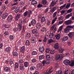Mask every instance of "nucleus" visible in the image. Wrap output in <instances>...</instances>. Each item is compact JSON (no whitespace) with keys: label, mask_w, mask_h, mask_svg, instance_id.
<instances>
[{"label":"nucleus","mask_w":74,"mask_h":74,"mask_svg":"<svg viewBox=\"0 0 74 74\" xmlns=\"http://www.w3.org/2000/svg\"><path fill=\"white\" fill-rule=\"evenodd\" d=\"M50 12H51V13H53V12L57 10V7L55 6L52 8H50Z\"/></svg>","instance_id":"nucleus-1"},{"label":"nucleus","mask_w":74,"mask_h":74,"mask_svg":"<svg viewBox=\"0 0 74 74\" xmlns=\"http://www.w3.org/2000/svg\"><path fill=\"white\" fill-rule=\"evenodd\" d=\"M23 15L25 17H26V16H27L28 18H30L31 14L29 13V12L28 11H26L23 14Z\"/></svg>","instance_id":"nucleus-2"},{"label":"nucleus","mask_w":74,"mask_h":74,"mask_svg":"<svg viewBox=\"0 0 74 74\" xmlns=\"http://www.w3.org/2000/svg\"><path fill=\"white\" fill-rule=\"evenodd\" d=\"M73 23V21L70 20H68L65 21V23L66 25H70V24H71V23Z\"/></svg>","instance_id":"nucleus-3"},{"label":"nucleus","mask_w":74,"mask_h":74,"mask_svg":"<svg viewBox=\"0 0 74 74\" xmlns=\"http://www.w3.org/2000/svg\"><path fill=\"white\" fill-rule=\"evenodd\" d=\"M64 63L65 65H69L70 63V61L69 60L66 59L64 61Z\"/></svg>","instance_id":"nucleus-4"},{"label":"nucleus","mask_w":74,"mask_h":74,"mask_svg":"<svg viewBox=\"0 0 74 74\" xmlns=\"http://www.w3.org/2000/svg\"><path fill=\"white\" fill-rule=\"evenodd\" d=\"M32 40L31 41V42L32 44H35L36 43V42H37V41L36 39V38L34 37H32Z\"/></svg>","instance_id":"nucleus-5"},{"label":"nucleus","mask_w":74,"mask_h":74,"mask_svg":"<svg viewBox=\"0 0 74 74\" xmlns=\"http://www.w3.org/2000/svg\"><path fill=\"white\" fill-rule=\"evenodd\" d=\"M19 61H18V63L20 64H23V60L22 59V58L21 57V56H19Z\"/></svg>","instance_id":"nucleus-6"},{"label":"nucleus","mask_w":74,"mask_h":74,"mask_svg":"<svg viewBox=\"0 0 74 74\" xmlns=\"http://www.w3.org/2000/svg\"><path fill=\"white\" fill-rule=\"evenodd\" d=\"M31 4L32 5H34L35 7L37 6V2L35 0H33L32 1Z\"/></svg>","instance_id":"nucleus-7"},{"label":"nucleus","mask_w":74,"mask_h":74,"mask_svg":"<svg viewBox=\"0 0 74 74\" xmlns=\"http://www.w3.org/2000/svg\"><path fill=\"white\" fill-rule=\"evenodd\" d=\"M31 23L32 24V26H34L36 23V20L35 19H33L32 20Z\"/></svg>","instance_id":"nucleus-8"},{"label":"nucleus","mask_w":74,"mask_h":74,"mask_svg":"<svg viewBox=\"0 0 74 74\" xmlns=\"http://www.w3.org/2000/svg\"><path fill=\"white\" fill-rule=\"evenodd\" d=\"M59 47V45L58 43H56L54 45V48L56 49H58Z\"/></svg>","instance_id":"nucleus-9"},{"label":"nucleus","mask_w":74,"mask_h":74,"mask_svg":"<svg viewBox=\"0 0 74 74\" xmlns=\"http://www.w3.org/2000/svg\"><path fill=\"white\" fill-rule=\"evenodd\" d=\"M20 70H21V71H23L24 70V65H23V64H22L20 65L19 66Z\"/></svg>","instance_id":"nucleus-10"},{"label":"nucleus","mask_w":74,"mask_h":74,"mask_svg":"<svg viewBox=\"0 0 74 74\" xmlns=\"http://www.w3.org/2000/svg\"><path fill=\"white\" fill-rule=\"evenodd\" d=\"M4 70L5 72H9L10 71V69L9 67L6 66L4 68Z\"/></svg>","instance_id":"nucleus-11"},{"label":"nucleus","mask_w":74,"mask_h":74,"mask_svg":"<svg viewBox=\"0 0 74 74\" xmlns=\"http://www.w3.org/2000/svg\"><path fill=\"white\" fill-rule=\"evenodd\" d=\"M56 60H60V55L58 54H57L56 55L55 58Z\"/></svg>","instance_id":"nucleus-12"},{"label":"nucleus","mask_w":74,"mask_h":74,"mask_svg":"<svg viewBox=\"0 0 74 74\" xmlns=\"http://www.w3.org/2000/svg\"><path fill=\"white\" fill-rule=\"evenodd\" d=\"M38 66L39 68H40L41 67V69H42V70H44V66H43V65L42 64L39 63L38 64Z\"/></svg>","instance_id":"nucleus-13"},{"label":"nucleus","mask_w":74,"mask_h":74,"mask_svg":"<svg viewBox=\"0 0 74 74\" xmlns=\"http://www.w3.org/2000/svg\"><path fill=\"white\" fill-rule=\"evenodd\" d=\"M39 51L41 53H42L44 51L45 49H44V47H40L39 48Z\"/></svg>","instance_id":"nucleus-14"},{"label":"nucleus","mask_w":74,"mask_h":74,"mask_svg":"<svg viewBox=\"0 0 74 74\" xmlns=\"http://www.w3.org/2000/svg\"><path fill=\"white\" fill-rule=\"evenodd\" d=\"M12 16L11 15L9 16L8 17V20L9 22H11L12 20Z\"/></svg>","instance_id":"nucleus-15"},{"label":"nucleus","mask_w":74,"mask_h":74,"mask_svg":"<svg viewBox=\"0 0 74 74\" xmlns=\"http://www.w3.org/2000/svg\"><path fill=\"white\" fill-rule=\"evenodd\" d=\"M37 32H38V31L36 29H33L32 30V33L34 34H36L37 33Z\"/></svg>","instance_id":"nucleus-16"},{"label":"nucleus","mask_w":74,"mask_h":74,"mask_svg":"<svg viewBox=\"0 0 74 74\" xmlns=\"http://www.w3.org/2000/svg\"><path fill=\"white\" fill-rule=\"evenodd\" d=\"M21 52L22 53H23L25 52V46H23L21 48Z\"/></svg>","instance_id":"nucleus-17"},{"label":"nucleus","mask_w":74,"mask_h":74,"mask_svg":"<svg viewBox=\"0 0 74 74\" xmlns=\"http://www.w3.org/2000/svg\"><path fill=\"white\" fill-rule=\"evenodd\" d=\"M56 2H56V1H53L51 3V5L52 6V7H53V6L55 5L56 4Z\"/></svg>","instance_id":"nucleus-18"},{"label":"nucleus","mask_w":74,"mask_h":74,"mask_svg":"<svg viewBox=\"0 0 74 74\" xmlns=\"http://www.w3.org/2000/svg\"><path fill=\"white\" fill-rule=\"evenodd\" d=\"M9 64L11 65V66H14V63L13 61H12V59H10L9 60Z\"/></svg>","instance_id":"nucleus-19"},{"label":"nucleus","mask_w":74,"mask_h":74,"mask_svg":"<svg viewBox=\"0 0 74 74\" xmlns=\"http://www.w3.org/2000/svg\"><path fill=\"white\" fill-rule=\"evenodd\" d=\"M18 29H19V31H21V29H22V24H18Z\"/></svg>","instance_id":"nucleus-20"},{"label":"nucleus","mask_w":74,"mask_h":74,"mask_svg":"<svg viewBox=\"0 0 74 74\" xmlns=\"http://www.w3.org/2000/svg\"><path fill=\"white\" fill-rule=\"evenodd\" d=\"M51 70H52V69H50L48 71H47L46 73H43V74H50V73H51L53 72V71H51Z\"/></svg>","instance_id":"nucleus-21"},{"label":"nucleus","mask_w":74,"mask_h":74,"mask_svg":"<svg viewBox=\"0 0 74 74\" xmlns=\"http://www.w3.org/2000/svg\"><path fill=\"white\" fill-rule=\"evenodd\" d=\"M69 65L70 66H71V67H73L74 66V60H72L71 61V62L69 63Z\"/></svg>","instance_id":"nucleus-22"},{"label":"nucleus","mask_w":74,"mask_h":74,"mask_svg":"<svg viewBox=\"0 0 74 74\" xmlns=\"http://www.w3.org/2000/svg\"><path fill=\"white\" fill-rule=\"evenodd\" d=\"M11 47H7L6 49V51L8 53H9V52H10V50L11 49Z\"/></svg>","instance_id":"nucleus-23"},{"label":"nucleus","mask_w":74,"mask_h":74,"mask_svg":"<svg viewBox=\"0 0 74 74\" xmlns=\"http://www.w3.org/2000/svg\"><path fill=\"white\" fill-rule=\"evenodd\" d=\"M67 28L69 29H74V25H68L67 26Z\"/></svg>","instance_id":"nucleus-24"},{"label":"nucleus","mask_w":74,"mask_h":74,"mask_svg":"<svg viewBox=\"0 0 74 74\" xmlns=\"http://www.w3.org/2000/svg\"><path fill=\"white\" fill-rule=\"evenodd\" d=\"M20 18H21V14H17L16 17L15 21H18Z\"/></svg>","instance_id":"nucleus-25"},{"label":"nucleus","mask_w":74,"mask_h":74,"mask_svg":"<svg viewBox=\"0 0 74 74\" xmlns=\"http://www.w3.org/2000/svg\"><path fill=\"white\" fill-rule=\"evenodd\" d=\"M72 16V13H71L66 16V18L69 19L70 17Z\"/></svg>","instance_id":"nucleus-26"},{"label":"nucleus","mask_w":74,"mask_h":74,"mask_svg":"<svg viewBox=\"0 0 74 74\" xmlns=\"http://www.w3.org/2000/svg\"><path fill=\"white\" fill-rule=\"evenodd\" d=\"M24 67H28L29 65V64L28 62H26L24 63Z\"/></svg>","instance_id":"nucleus-27"},{"label":"nucleus","mask_w":74,"mask_h":74,"mask_svg":"<svg viewBox=\"0 0 74 74\" xmlns=\"http://www.w3.org/2000/svg\"><path fill=\"white\" fill-rule=\"evenodd\" d=\"M13 55L14 56L18 57V54L16 52H14L13 53Z\"/></svg>","instance_id":"nucleus-28"},{"label":"nucleus","mask_w":74,"mask_h":74,"mask_svg":"<svg viewBox=\"0 0 74 74\" xmlns=\"http://www.w3.org/2000/svg\"><path fill=\"white\" fill-rule=\"evenodd\" d=\"M31 59H32L31 61L32 63H35V62H36L37 60H36V58H34V57H32Z\"/></svg>","instance_id":"nucleus-29"},{"label":"nucleus","mask_w":74,"mask_h":74,"mask_svg":"<svg viewBox=\"0 0 74 74\" xmlns=\"http://www.w3.org/2000/svg\"><path fill=\"white\" fill-rule=\"evenodd\" d=\"M69 38V37L67 36H66L65 37H64L63 38L62 40L63 41H67L68 39Z\"/></svg>","instance_id":"nucleus-30"},{"label":"nucleus","mask_w":74,"mask_h":74,"mask_svg":"<svg viewBox=\"0 0 74 74\" xmlns=\"http://www.w3.org/2000/svg\"><path fill=\"white\" fill-rule=\"evenodd\" d=\"M57 19H58V17H56L54 19H53L52 21V22L51 23V24H53L56 21H57Z\"/></svg>","instance_id":"nucleus-31"},{"label":"nucleus","mask_w":74,"mask_h":74,"mask_svg":"<svg viewBox=\"0 0 74 74\" xmlns=\"http://www.w3.org/2000/svg\"><path fill=\"white\" fill-rule=\"evenodd\" d=\"M55 27V25L54 24L51 27V30H52V31H53L54 33H55V29H54L53 30Z\"/></svg>","instance_id":"nucleus-32"},{"label":"nucleus","mask_w":74,"mask_h":74,"mask_svg":"<svg viewBox=\"0 0 74 74\" xmlns=\"http://www.w3.org/2000/svg\"><path fill=\"white\" fill-rule=\"evenodd\" d=\"M41 27V25L40 23H38L36 24V27L38 28V29H40Z\"/></svg>","instance_id":"nucleus-33"},{"label":"nucleus","mask_w":74,"mask_h":74,"mask_svg":"<svg viewBox=\"0 0 74 74\" xmlns=\"http://www.w3.org/2000/svg\"><path fill=\"white\" fill-rule=\"evenodd\" d=\"M25 44L27 46H29L30 45V41L28 40H26Z\"/></svg>","instance_id":"nucleus-34"},{"label":"nucleus","mask_w":74,"mask_h":74,"mask_svg":"<svg viewBox=\"0 0 74 74\" xmlns=\"http://www.w3.org/2000/svg\"><path fill=\"white\" fill-rule=\"evenodd\" d=\"M57 14H58V12H56L53 13V18H55V17L56 16Z\"/></svg>","instance_id":"nucleus-35"},{"label":"nucleus","mask_w":74,"mask_h":74,"mask_svg":"<svg viewBox=\"0 0 74 74\" xmlns=\"http://www.w3.org/2000/svg\"><path fill=\"white\" fill-rule=\"evenodd\" d=\"M7 16H8V14L5 13L3 15L2 18L3 19H5V18H6L7 17Z\"/></svg>","instance_id":"nucleus-36"},{"label":"nucleus","mask_w":74,"mask_h":74,"mask_svg":"<svg viewBox=\"0 0 74 74\" xmlns=\"http://www.w3.org/2000/svg\"><path fill=\"white\" fill-rule=\"evenodd\" d=\"M55 37L56 39H60V35L58 34V35H56Z\"/></svg>","instance_id":"nucleus-37"},{"label":"nucleus","mask_w":74,"mask_h":74,"mask_svg":"<svg viewBox=\"0 0 74 74\" xmlns=\"http://www.w3.org/2000/svg\"><path fill=\"white\" fill-rule=\"evenodd\" d=\"M73 34H73V33L72 32V33H69L68 34V36H69V37H70V38H71V37H72L73 36Z\"/></svg>","instance_id":"nucleus-38"},{"label":"nucleus","mask_w":74,"mask_h":74,"mask_svg":"<svg viewBox=\"0 0 74 74\" xmlns=\"http://www.w3.org/2000/svg\"><path fill=\"white\" fill-rule=\"evenodd\" d=\"M9 38L10 41H12V40H14V36L13 35L10 36H9Z\"/></svg>","instance_id":"nucleus-39"},{"label":"nucleus","mask_w":74,"mask_h":74,"mask_svg":"<svg viewBox=\"0 0 74 74\" xmlns=\"http://www.w3.org/2000/svg\"><path fill=\"white\" fill-rule=\"evenodd\" d=\"M63 25H62L60 27V29H59L58 31V32H61L62 31V30L63 29Z\"/></svg>","instance_id":"nucleus-40"},{"label":"nucleus","mask_w":74,"mask_h":74,"mask_svg":"<svg viewBox=\"0 0 74 74\" xmlns=\"http://www.w3.org/2000/svg\"><path fill=\"white\" fill-rule=\"evenodd\" d=\"M70 5H71V3H68L66 6L65 8H68L70 7Z\"/></svg>","instance_id":"nucleus-41"},{"label":"nucleus","mask_w":74,"mask_h":74,"mask_svg":"<svg viewBox=\"0 0 74 74\" xmlns=\"http://www.w3.org/2000/svg\"><path fill=\"white\" fill-rule=\"evenodd\" d=\"M23 20L21 19L20 20L19 22V24L21 25H23Z\"/></svg>","instance_id":"nucleus-42"},{"label":"nucleus","mask_w":74,"mask_h":74,"mask_svg":"<svg viewBox=\"0 0 74 74\" xmlns=\"http://www.w3.org/2000/svg\"><path fill=\"white\" fill-rule=\"evenodd\" d=\"M42 1L43 4L45 5L47 4V0H42Z\"/></svg>","instance_id":"nucleus-43"},{"label":"nucleus","mask_w":74,"mask_h":74,"mask_svg":"<svg viewBox=\"0 0 74 74\" xmlns=\"http://www.w3.org/2000/svg\"><path fill=\"white\" fill-rule=\"evenodd\" d=\"M45 58V56L44 55H41L39 56V59L40 60H41V59H44Z\"/></svg>","instance_id":"nucleus-44"},{"label":"nucleus","mask_w":74,"mask_h":74,"mask_svg":"<svg viewBox=\"0 0 74 74\" xmlns=\"http://www.w3.org/2000/svg\"><path fill=\"white\" fill-rule=\"evenodd\" d=\"M50 59H51V58L50 57V56L49 55H46V59L47 60H50Z\"/></svg>","instance_id":"nucleus-45"},{"label":"nucleus","mask_w":74,"mask_h":74,"mask_svg":"<svg viewBox=\"0 0 74 74\" xmlns=\"http://www.w3.org/2000/svg\"><path fill=\"white\" fill-rule=\"evenodd\" d=\"M53 42H54V40H52V39H50L48 40L49 44H50Z\"/></svg>","instance_id":"nucleus-46"},{"label":"nucleus","mask_w":74,"mask_h":74,"mask_svg":"<svg viewBox=\"0 0 74 74\" xmlns=\"http://www.w3.org/2000/svg\"><path fill=\"white\" fill-rule=\"evenodd\" d=\"M66 4L65 3V4L63 6H62L60 7V9L61 10H63L65 7H66Z\"/></svg>","instance_id":"nucleus-47"},{"label":"nucleus","mask_w":74,"mask_h":74,"mask_svg":"<svg viewBox=\"0 0 74 74\" xmlns=\"http://www.w3.org/2000/svg\"><path fill=\"white\" fill-rule=\"evenodd\" d=\"M37 54V53L36 51H33L32 52V55H36Z\"/></svg>","instance_id":"nucleus-48"},{"label":"nucleus","mask_w":74,"mask_h":74,"mask_svg":"<svg viewBox=\"0 0 74 74\" xmlns=\"http://www.w3.org/2000/svg\"><path fill=\"white\" fill-rule=\"evenodd\" d=\"M53 33H51L50 35H49V37L50 38H52V37H53Z\"/></svg>","instance_id":"nucleus-49"},{"label":"nucleus","mask_w":74,"mask_h":74,"mask_svg":"<svg viewBox=\"0 0 74 74\" xmlns=\"http://www.w3.org/2000/svg\"><path fill=\"white\" fill-rule=\"evenodd\" d=\"M51 54H55V51L54 50H52L51 52H50Z\"/></svg>","instance_id":"nucleus-50"},{"label":"nucleus","mask_w":74,"mask_h":74,"mask_svg":"<svg viewBox=\"0 0 74 74\" xmlns=\"http://www.w3.org/2000/svg\"><path fill=\"white\" fill-rule=\"evenodd\" d=\"M45 21V17H42L41 19V22L42 23Z\"/></svg>","instance_id":"nucleus-51"},{"label":"nucleus","mask_w":74,"mask_h":74,"mask_svg":"<svg viewBox=\"0 0 74 74\" xmlns=\"http://www.w3.org/2000/svg\"><path fill=\"white\" fill-rule=\"evenodd\" d=\"M57 73H58L57 74H63V71H57Z\"/></svg>","instance_id":"nucleus-52"},{"label":"nucleus","mask_w":74,"mask_h":74,"mask_svg":"<svg viewBox=\"0 0 74 74\" xmlns=\"http://www.w3.org/2000/svg\"><path fill=\"white\" fill-rule=\"evenodd\" d=\"M42 31L43 32H46V28H42Z\"/></svg>","instance_id":"nucleus-53"},{"label":"nucleus","mask_w":74,"mask_h":74,"mask_svg":"<svg viewBox=\"0 0 74 74\" xmlns=\"http://www.w3.org/2000/svg\"><path fill=\"white\" fill-rule=\"evenodd\" d=\"M50 9V8L48 7L47 8L45 11V12L46 13H47L48 12V11H49V10Z\"/></svg>","instance_id":"nucleus-54"},{"label":"nucleus","mask_w":74,"mask_h":74,"mask_svg":"<svg viewBox=\"0 0 74 74\" xmlns=\"http://www.w3.org/2000/svg\"><path fill=\"white\" fill-rule=\"evenodd\" d=\"M72 10H73V9L71 8L69 10H67V12L68 13H70V12H72Z\"/></svg>","instance_id":"nucleus-55"},{"label":"nucleus","mask_w":74,"mask_h":74,"mask_svg":"<svg viewBox=\"0 0 74 74\" xmlns=\"http://www.w3.org/2000/svg\"><path fill=\"white\" fill-rule=\"evenodd\" d=\"M18 66H19V65L18 63H16L15 64V69H18Z\"/></svg>","instance_id":"nucleus-56"},{"label":"nucleus","mask_w":74,"mask_h":74,"mask_svg":"<svg viewBox=\"0 0 74 74\" xmlns=\"http://www.w3.org/2000/svg\"><path fill=\"white\" fill-rule=\"evenodd\" d=\"M14 32H17V31H19V28H15L14 29Z\"/></svg>","instance_id":"nucleus-57"},{"label":"nucleus","mask_w":74,"mask_h":74,"mask_svg":"<svg viewBox=\"0 0 74 74\" xmlns=\"http://www.w3.org/2000/svg\"><path fill=\"white\" fill-rule=\"evenodd\" d=\"M43 5H42V4L39 3L38 4V5L37 6V7L38 8H41V7H43Z\"/></svg>","instance_id":"nucleus-58"},{"label":"nucleus","mask_w":74,"mask_h":74,"mask_svg":"<svg viewBox=\"0 0 74 74\" xmlns=\"http://www.w3.org/2000/svg\"><path fill=\"white\" fill-rule=\"evenodd\" d=\"M19 11V8H17L15 10V12L16 13H18Z\"/></svg>","instance_id":"nucleus-59"},{"label":"nucleus","mask_w":74,"mask_h":74,"mask_svg":"<svg viewBox=\"0 0 74 74\" xmlns=\"http://www.w3.org/2000/svg\"><path fill=\"white\" fill-rule=\"evenodd\" d=\"M49 51H50V50H49V49H46L45 52L46 53H49Z\"/></svg>","instance_id":"nucleus-60"},{"label":"nucleus","mask_w":74,"mask_h":74,"mask_svg":"<svg viewBox=\"0 0 74 74\" xmlns=\"http://www.w3.org/2000/svg\"><path fill=\"white\" fill-rule=\"evenodd\" d=\"M64 18L63 17V16H61L59 18V21H62V20H63Z\"/></svg>","instance_id":"nucleus-61"},{"label":"nucleus","mask_w":74,"mask_h":74,"mask_svg":"<svg viewBox=\"0 0 74 74\" xmlns=\"http://www.w3.org/2000/svg\"><path fill=\"white\" fill-rule=\"evenodd\" d=\"M63 49H62L61 48L59 50V51L60 52V53H62V52H63Z\"/></svg>","instance_id":"nucleus-62"},{"label":"nucleus","mask_w":74,"mask_h":74,"mask_svg":"<svg viewBox=\"0 0 74 74\" xmlns=\"http://www.w3.org/2000/svg\"><path fill=\"white\" fill-rule=\"evenodd\" d=\"M35 68L36 67L34 66H32L30 67V70H34L35 69Z\"/></svg>","instance_id":"nucleus-63"},{"label":"nucleus","mask_w":74,"mask_h":74,"mask_svg":"<svg viewBox=\"0 0 74 74\" xmlns=\"http://www.w3.org/2000/svg\"><path fill=\"white\" fill-rule=\"evenodd\" d=\"M70 30V29H67L66 28L64 30V32L65 33H67L68 32L69 30Z\"/></svg>","instance_id":"nucleus-64"}]
</instances>
